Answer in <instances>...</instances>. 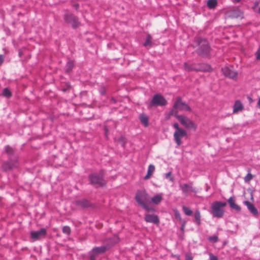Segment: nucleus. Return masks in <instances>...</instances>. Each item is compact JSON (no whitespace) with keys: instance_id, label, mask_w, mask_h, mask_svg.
<instances>
[{"instance_id":"1","label":"nucleus","mask_w":260,"mask_h":260,"mask_svg":"<svg viewBox=\"0 0 260 260\" xmlns=\"http://www.w3.org/2000/svg\"><path fill=\"white\" fill-rule=\"evenodd\" d=\"M191 46L196 49L195 52L203 58H209L211 50L208 40L202 37H196Z\"/></svg>"},{"instance_id":"2","label":"nucleus","mask_w":260,"mask_h":260,"mask_svg":"<svg viewBox=\"0 0 260 260\" xmlns=\"http://www.w3.org/2000/svg\"><path fill=\"white\" fill-rule=\"evenodd\" d=\"M226 204V202L218 201L213 202L211 205L210 213L214 217H222L224 213V210L223 209V208L225 207Z\"/></svg>"},{"instance_id":"3","label":"nucleus","mask_w":260,"mask_h":260,"mask_svg":"<svg viewBox=\"0 0 260 260\" xmlns=\"http://www.w3.org/2000/svg\"><path fill=\"white\" fill-rule=\"evenodd\" d=\"M119 239L117 236L113 238L106 239L103 241V245L99 247V254L103 253L110 249L115 244L119 242Z\"/></svg>"},{"instance_id":"4","label":"nucleus","mask_w":260,"mask_h":260,"mask_svg":"<svg viewBox=\"0 0 260 260\" xmlns=\"http://www.w3.org/2000/svg\"><path fill=\"white\" fill-rule=\"evenodd\" d=\"M168 103L166 99L160 94H155L153 95L149 107L165 106Z\"/></svg>"},{"instance_id":"5","label":"nucleus","mask_w":260,"mask_h":260,"mask_svg":"<svg viewBox=\"0 0 260 260\" xmlns=\"http://www.w3.org/2000/svg\"><path fill=\"white\" fill-rule=\"evenodd\" d=\"M135 200L138 204L142 206L149 202V197L144 190H138L135 197Z\"/></svg>"},{"instance_id":"6","label":"nucleus","mask_w":260,"mask_h":260,"mask_svg":"<svg viewBox=\"0 0 260 260\" xmlns=\"http://www.w3.org/2000/svg\"><path fill=\"white\" fill-rule=\"evenodd\" d=\"M174 109H178L180 110H185L186 111H191L190 107L184 102L182 101L181 97L178 96L173 106Z\"/></svg>"},{"instance_id":"7","label":"nucleus","mask_w":260,"mask_h":260,"mask_svg":"<svg viewBox=\"0 0 260 260\" xmlns=\"http://www.w3.org/2000/svg\"><path fill=\"white\" fill-rule=\"evenodd\" d=\"M226 16L231 18H243V13L238 8L229 10Z\"/></svg>"},{"instance_id":"8","label":"nucleus","mask_w":260,"mask_h":260,"mask_svg":"<svg viewBox=\"0 0 260 260\" xmlns=\"http://www.w3.org/2000/svg\"><path fill=\"white\" fill-rule=\"evenodd\" d=\"M222 74L226 77L235 79L237 78L238 73L232 70L228 67H224L221 69Z\"/></svg>"},{"instance_id":"9","label":"nucleus","mask_w":260,"mask_h":260,"mask_svg":"<svg viewBox=\"0 0 260 260\" xmlns=\"http://www.w3.org/2000/svg\"><path fill=\"white\" fill-rule=\"evenodd\" d=\"M187 135L186 132L183 129H181L178 131H175L174 133V138L175 142L176 143L178 146H180L181 144V138L183 137H185Z\"/></svg>"},{"instance_id":"10","label":"nucleus","mask_w":260,"mask_h":260,"mask_svg":"<svg viewBox=\"0 0 260 260\" xmlns=\"http://www.w3.org/2000/svg\"><path fill=\"white\" fill-rule=\"evenodd\" d=\"M64 21L71 23L73 27H76L78 25V21L77 18L72 14H67L64 16Z\"/></svg>"},{"instance_id":"11","label":"nucleus","mask_w":260,"mask_h":260,"mask_svg":"<svg viewBox=\"0 0 260 260\" xmlns=\"http://www.w3.org/2000/svg\"><path fill=\"white\" fill-rule=\"evenodd\" d=\"M46 230L44 228H42L38 231L31 232L30 236L32 239L37 240L41 237H44L46 235Z\"/></svg>"},{"instance_id":"12","label":"nucleus","mask_w":260,"mask_h":260,"mask_svg":"<svg viewBox=\"0 0 260 260\" xmlns=\"http://www.w3.org/2000/svg\"><path fill=\"white\" fill-rule=\"evenodd\" d=\"M180 122L186 128L193 129L196 128L195 124L186 116H184Z\"/></svg>"},{"instance_id":"13","label":"nucleus","mask_w":260,"mask_h":260,"mask_svg":"<svg viewBox=\"0 0 260 260\" xmlns=\"http://www.w3.org/2000/svg\"><path fill=\"white\" fill-rule=\"evenodd\" d=\"M144 219L147 222L153 223L155 224H157L159 222L158 216L155 214H146Z\"/></svg>"},{"instance_id":"14","label":"nucleus","mask_w":260,"mask_h":260,"mask_svg":"<svg viewBox=\"0 0 260 260\" xmlns=\"http://www.w3.org/2000/svg\"><path fill=\"white\" fill-rule=\"evenodd\" d=\"M184 69L187 72H192V71H197L198 72V64L196 63H192L189 64L187 62L184 63Z\"/></svg>"},{"instance_id":"15","label":"nucleus","mask_w":260,"mask_h":260,"mask_svg":"<svg viewBox=\"0 0 260 260\" xmlns=\"http://www.w3.org/2000/svg\"><path fill=\"white\" fill-rule=\"evenodd\" d=\"M244 204L245 205L247 206L249 211L253 215H257L258 214V211L257 209L252 203H251L250 202L248 201H245L244 202Z\"/></svg>"},{"instance_id":"16","label":"nucleus","mask_w":260,"mask_h":260,"mask_svg":"<svg viewBox=\"0 0 260 260\" xmlns=\"http://www.w3.org/2000/svg\"><path fill=\"white\" fill-rule=\"evenodd\" d=\"M179 186L185 196L187 194L189 191L196 192L195 189L188 184H180Z\"/></svg>"},{"instance_id":"17","label":"nucleus","mask_w":260,"mask_h":260,"mask_svg":"<svg viewBox=\"0 0 260 260\" xmlns=\"http://www.w3.org/2000/svg\"><path fill=\"white\" fill-rule=\"evenodd\" d=\"M228 202L231 208L234 209L238 212L241 211V207L235 203V200L234 197H230L228 199Z\"/></svg>"},{"instance_id":"18","label":"nucleus","mask_w":260,"mask_h":260,"mask_svg":"<svg viewBox=\"0 0 260 260\" xmlns=\"http://www.w3.org/2000/svg\"><path fill=\"white\" fill-rule=\"evenodd\" d=\"M198 67V71H202V72H211L212 71V68L211 66L207 63H199Z\"/></svg>"},{"instance_id":"19","label":"nucleus","mask_w":260,"mask_h":260,"mask_svg":"<svg viewBox=\"0 0 260 260\" xmlns=\"http://www.w3.org/2000/svg\"><path fill=\"white\" fill-rule=\"evenodd\" d=\"M243 109V106L240 101L235 102L233 107V113H236Z\"/></svg>"},{"instance_id":"20","label":"nucleus","mask_w":260,"mask_h":260,"mask_svg":"<svg viewBox=\"0 0 260 260\" xmlns=\"http://www.w3.org/2000/svg\"><path fill=\"white\" fill-rule=\"evenodd\" d=\"M104 172L103 170H101L99 172V187H103L106 184V181L104 179Z\"/></svg>"},{"instance_id":"21","label":"nucleus","mask_w":260,"mask_h":260,"mask_svg":"<svg viewBox=\"0 0 260 260\" xmlns=\"http://www.w3.org/2000/svg\"><path fill=\"white\" fill-rule=\"evenodd\" d=\"M77 205L82 207H87L90 205L89 202L85 199H82L76 201Z\"/></svg>"},{"instance_id":"22","label":"nucleus","mask_w":260,"mask_h":260,"mask_svg":"<svg viewBox=\"0 0 260 260\" xmlns=\"http://www.w3.org/2000/svg\"><path fill=\"white\" fill-rule=\"evenodd\" d=\"M155 171V167L153 165H150L148 167L147 175L144 177L145 180H147L150 178V176Z\"/></svg>"},{"instance_id":"23","label":"nucleus","mask_w":260,"mask_h":260,"mask_svg":"<svg viewBox=\"0 0 260 260\" xmlns=\"http://www.w3.org/2000/svg\"><path fill=\"white\" fill-rule=\"evenodd\" d=\"M139 119L141 122L145 126L147 127L148 125V116L144 114H141L139 116Z\"/></svg>"},{"instance_id":"24","label":"nucleus","mask_w":260,"mask_h":260,"mask_svg":"<svg viewBox=\"0 0 260 260\" xmlns=\"http://www.w3.org/2000/svg\"><path fill=\"white\" fill-rule=\"evenodd\" d=\"M162 200V197L161 194H158L154 196L151 199V202L156 205L158 204Z\"/></svg>"},{"instance_id":"25","label":"nucleus","mask_w":260,"mask_h":260,"mask_svg":"<svg viewBox=\"0 0 260 260\" xmlns=\"http://www.w3.org/2000/svg\"><path fill=\"white\" fill-rule=\"evenodd\" d=\"M194 222L198 225L201 224V214L199 210L196 211L194 214Z\"/></svg>"},{"instance_id":"26","label":"nucleus","mask_w":260,"mask_h":260,"mask_svg":"<svg viewBox=\"0 0 260 260\" xmlns=\"http://www.w3.org/2000/svg\"><path fill=\"white\" fill-rule=\"evenodd\" d=\"M90 259L95 260L96 256H98V247H94L93 248L92 251L89 253Z\"/></svg>"},{"instance_id":"27","label":"nucleus","mask_w":260,"mask_h":260,"mask_svg":"<svg viewBox=\"0 0 260 260\" xmlns=\"http://www.w3.org/2000/svg\"><path fill=\"white\" fill-rule=\"evenodd\" d=\"M217 5V0H208L207 6L209 9H214Z\"/></svg>"},{"instance_id":"28","label":"nucleus","mask_w":260,"mask_h":260,"mask_svg":"<svg viewBox=\"0 0 260 260\" xmlns=\"http://www.w3.org/2000/svg\"><path fill=\"white\" fill-rule=\"evenodd\" d=\"M151 38H152L150 34L147 35L146 38V40L144 44V46L145 47L151 46V45H152V42L151 41Z\"/></svg>"},{"instance_id":"29","label":"nucleus","mask_w":260,"mask_h":260,"mask_svg":"<svg viewBox=\"0 0 260 260\" xmlns=\"http://www.w3.org/2000/svg\"><path fill=\"white\" fill-rule=\"evenodd\" d=\"M89 180L91 184L94 185L98 184V176L96 175H90Z\"/></svg>"},{"instance_id":"30","label":"nucleus","mask_w":260,"mask_h":260,"mask_svg":"<svg viewBox=\"0 0 260 260\" xmlns=\"http://www.w3.org/2000/svg\"><path fill=\"white\" fill-rule=\"evenodd\" d=\"M182 209L183 212L186 215L190 216L192 215V211L188 207H187L186 206H183Z\"/></svg>"},{"instance_id":"31","label":"nucleus","mask_w":260,"mask_h":260,"mask_svg":"<svg viewBox=\"0 0 260 260\" xmlns=\"http://www.w3.org/2000/svg\"><path fill=\"white\" fill-rule=\"evenodd\" d=\"M2 94L4 96L7 98H10L12 95L11 92L7 88H6L3 90Z\"/></svg>"},{"instance_id":"32","label":"nucleus","mask_w":260,"mask_h":260,"mask_svg":"<svg viewBox=\"0 0 260 260\" xmlns=\"http://www.w3.org/2000/svg\"><path fill=\"white\" fill-rule=\"evenodd\" d=\"M144 209H145L147 212H154L155 211L154 209L152 207H149L147 203L141 206Z\"/></svg>"},{"instance_id":"33","label":"nucleus","mask_w":260,"mask_h":260,"mask_svg":"<svg viewBox=\"0 0 260 260\" xmlns=\"http://www.w3.org/2000/svg\"><path fill=\"white\" fill-rule=\"evenodd\" d=\"M62 232L67 235H70L71 233L70 228L68 226H64L62 228Z\"/></svg>"},{"instance_id":"34","label":"nucleus","mask_w":260,"mask_h":260,"mask_svg":"<svg viewBox=\"0 0 260 260\" xmlns=\"http://www.w3.org/2000/svg\"><path fill=\"white\" fill-rule=\"evenodd\" d=\"M218 237L217 236H213L209 237L208 240L213 243H216L218 241Z\"/></svg>"},{"instance_id":"35","label":"nucleus","mask_w":260,"mask_h":260,"mask_svg":"<svg viewBox=\"0 0 260 260\" xmlns=\"http://www.w3.org/2000/svg\"><path fill=\"white\" fill-rule=\"evenodd\" d=\"M252 179V175L250 173H248L244 178L245 182H248Z\"/></svg>"},{"instance_id":"36","label":"nucleus","mask_w":260,"mask_h":260,"mask_svg":"<svg viewBox=\"0 0 260 260\" xmlns=\"http://www.w3.org/2000/svg\"><path fill=\"white\" fill-rule=\"evenodd\" d=\"M173 115L176 118H177L179 121H180L181 119H182V118L184 117V116H183V115H179L178 114V111H175V110H174V115Z\"/></svg>"},{"instance_id":"37","label":"nucleus","mask_w":260,"mask_h":260,"mask_svg":"<svg viewBox=\"0 0 260 260\" xmlns=\"http://www.w3.org/2000/svg\"><path fill=\"white\" fill-rule=\"evenodd\" d=\"M165 177L166 178H169L171 181H174V178L171 176V172H169L168 173H166L165 174Z\"/></svg>"},{"instance_id":"38","label":"nucleus","mask_w":260,"mask_h":260,"mask_svg":"<svg viewBox=\"0 0 260 260\" xmlns=\"http://www.w3.org/2000/svg\"><path fill=\"white\" fill-rule=\"evenodd\" d=\"M67 67L68 69L67 70V72H69L73 67L74 63L72 61H69L67 63Z\"/></svg>"},{"instance_id":"39","label":"nucleus","mask_w":260,"mask_h":260,"mask_svg":"<svg viewBox=\"0 0 260 260\" xmlns=\"http://www.w3.org/2000/svg\"><path fill=\"white\" fill-rule=\"evenodd\" d=\"M5 151L6 152L8 153V154H11V153L13 152V149L12 148L10 147L9 146H7L6 147H5Z\"/></svg>"},{"instance_id":"40","label":"nucleus","mask_w":260,"mask_h":260,"mask_svg":"<svg viewBox=\"0 0 260 260\" xmlns=\"http://www.w3.org/2000/svg\"><path fill=\"white\" fill-rule=\"evenodd\" d=\"M256 55V58L257 60L260 59V46L259 47L258 49H257V51L255 53Z\"/></svg>"},{"instance_id":"41","label":"nucleus","mask_w":260,"mask_h":260,"mask_svg":"<svg viewBox=\"0 0 260 260\" xmlns=\"http://www.w3.org/2000/svg\"><path fill=\"white\" fill-rule=\"evenodd\" d=\"M173 127L175 128V131H178L182 129L181 128L179 127V124L177 123H175L173 124Z\"/></svg>"},{"instance_id":"42","label":"nucleus","mask_w":260,"mask_h":260,"mask_svg":"<svg viewBox=\"0 0 260 260\" xmlns=\"http://www.w3.org/2000/svg\"><path fill=\"white\" fill-rule=\"evenodd\" d=\"M175 216L176 218L179 219L180 220H181V215H180V213H179V212L178 211H176L175 212Z\"/></svg>"},{"instance_id":"43","label":"nucleus","mask_w":260,"mask_h":260,"mask_svg":"<svg viewBox=\"0 0 260 260\" xmlns=\"http://www.w3.org/2000/svg\"><path fill=\"white\" fill-rule=\"evenodd\" d=\"M210 260H218L216 256L213 255L212 253L210 254Z\"/></svg>"},{"instance_id":"44","label":"nucleus","mask_w":260,"mask_h":260,"mask_svg":"<svg viewBox=\"0 0 260 260\" xmlns=\"http://www.w3.org/2000/svg\"><path fill=\"white\" fill-rule=\"evenodd\" d=\"M259 5V2L258 1H256L254 3V5L252 7V9L254 10Z\"/></svg>"},{"instance_id":"45","label":"nucleus","mask_w":260,"mask_h":260,"mask_svg":"<svg viewBox=\"0 0 260 260\" xmlns=\"http://www.w3.org/2000/svg\"><path fill=\"white\" fill-rule=\"evenodd\" d=\"M124 138L123 137H121L119 138V141L121 143V145L122 147L124 146V142H123Z\"/></svg>"},{"instance_id":"46","label":"nucleus","mask_w":260,"mask_h":260,"mask_svg":"<svg viewBox=\"0 0 260 260\" xmlns=\"http://www.w3.org/2000/svg\"><path fill=\"white\" fill-rule=\"evenodd\" d=\"M185 223H186V222L184 221L183 222V223L182 224V225H181V230L182 231H184V227H185Z\"/></svg>"},{"instance_id":"47","label":"nucleus","mask_w":260,"mask_h":260,"mask_svg":"<svg viewBox=\"0 0 260 260\" xmlns=\"http://www.w3.org/2000/svg\"><path fill=\"white\" fill-rule=\"evenodd\" d=\"M4 61V57L2 55H0V64H2Z\"/></svg>"},{"instance_id":"48","label":"nucleus","mask_w":260,"mask_h":260,"mask_svg":"<svg viewBox=\"0 0 260 260\" xmlns=\"http://www.w3.org/2000/svg\"><path fill=\"white\" fill-rule=\"evenodd\" d=\"M104 129H105V136H106V137H107L108 133V129L107 127V126H105Z\"/></svg>"},{"instance_id":"49","label":"nucleus","mask_w":260,"mask_h":260,"mask_svg":"<svg viewBox=\"0 0 260 260\" xmlns=\"http://www.w3.org/2000/svg\"><path fill=\"white\" fill-rule=\"evenodd\" d=\"M100 92H101V94H102V95L104 94L106 92V90H105V88H104V87L102 88V89H101Z\"/></svg>"},{"instance_id":"50","label":"nucleus","mask_w":260,"mask_h":260,"mask_svg":"<svg viewBox=\"0 0 260 260\" xmlns=\"http://www.w3.org/2000/svg\"><path fill=\"white\" fill-rule=\"evenodd\" d=\"M186 260H192V258L190 256H186Z\"/></svg>"},{"instance_id":"51","label":"nucleus","mask_w":260,"mask_h":260,"mask_svg":"<svg viewBox=\"0 0 260 260\" xmlns=\"http://www.w3.org/2000/svg\"><path fill=\"white\" fill-rule=\"evenodd\" d=\"M174 110H172L170 112L169 114L171 115H174Z\"/></svg>"},{"instance_id":"52","label":"nucleus","mask_w":260,"mask_h":260,"mask_svg":"<svg viewBox=\"0 0 260 260\" xmlns=\"http://www.w3.org/2000/svg\"><path fill=\"white\" fill-rule=\"evenodd\" d=\"M257 106L260 108V98L258 99L257 102Z\"/></svg>"},{"instance_id":"53","label":"nucleus","mask_w":260,"mask_h":260,"mask_svg":"<svg viewBox=\"0 0 260 260\" xmlns=\"http://www.w3.org/2000/svg\"><path fill=\"white\" fill-rule=\"evenodd\" d=\"M241 1V0H234V2H237V3H239Z\"/></svg>"},{"instance_id":"54","label":"nucleus","mask_w":260,"mask_h":260,"mask_svg":"<svg viewBox=\"0 0 260 260\" xmlns=\"http://www.w3.org/2000/svg\"><path fill=\"white\" fill-rule=\"evenodd\" d=\"M112 101L113 102V103H115L116 102V100L114 99H112Z\"/></svg>"},{"instance_id":"55","label":"nucleus","mask_w":260,"mask_h":260,"mask_svg":"<svg viewBox=\"0 0 260 260\" xmlns=\"http://www.w3.org/2000/svg\"><path fill=\"white\" fill-rule=\"evenodd\" d=\"M257 12L260 14V7L258 8Z\"/></svg>"},{"instance_id":"56","label":"nucleus","mask_w":260,"mask_h":260,"mask_svg":"<svg viewBox=\"0 0 260 260\" xmlns=\"http://www.w3.org/2000/svg\"><path fill=\"white\" fill-rule=\"evenodd\" d=\"M252 101V99L249 98V101Z\"/></svg>"},{"instance_id":"57","label":"nucleus","mask_w":260,"mask_h":260,"mask_svg":"<svg viewBox=\"0 0 260 260\" xmlns=\"http://www.w3.org/2000/svg\"><path fill=\"white\" fill-rule=\"evenodd\" d=\"M252 101V99L249 98V101Z\"/></svg>"}]
</instances>
